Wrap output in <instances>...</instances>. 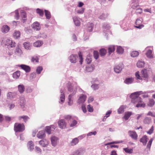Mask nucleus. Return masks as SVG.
<instances>
[{"instance_id": "obj_27", "label": "nucleus", "mask_w": 155, "mask_h": 155, "mask_svg": "<svg viewBox=\"0 0 155 155\" xmlns=\"http://www.w3.org/2000/svg\"><path fill=\"white\" fill-rule=\"evenodd\" d=\"M145 63L142 60L139 61L137 64V65L138 68H143L144 66Z\"/></svg>"}, {"instance_id": "obj_42", "label": "nucleus", "mask_w": 155, "mask_h": 155, "mask_svg": "<svg viewBox=\"0 0 155 155\" xmlns=\"http://www.w3.org/2000/svg\"><path fill=\"white\" fill-rule=\"evenodd\" d=\"M146 54L147 57L151 58H153L152 51L151 50H149L146 53Z\"/></svg>"}, {"instance_id": "obj_7", "label": "nucleus", "mask_w": 155, "mask_h": 155, "mask_svg": "<svg viewBox=\"0 0 155 155\" xmlns=\"http://www.w3.org/2000/svg\"><path fill=\"white\" fill-rule=\"evenodd\" d=\"M124 68V65L123 64H120L115 66L114 68V70L116 73H119L121 72Z\"/></svg>"}, {"instance_id": "obj_55", "label": "nucleus", "mask_w": 155, "mask_h": 155, "mask_svg": "<svg viewBox=\"0 0 155 155\" xmlns=\"http://www.w3.org/2000/svg\"><path fill=\"white\" fill-rule=\"evenodd\" d=\"M155 102L154 100L153 99H150L148 104L149 106L152 107L155 104Z\"/></svg>"}, {"instance_id": "obj_21", "label": "nucleus", "mask_w": 155, "mask_h": 155, "mask_svg": "<svg viewBox=\"0 0 155 155\" xmlns=\"http://www.w3.org/2000/svg\"><path fill=\"white\" fill-rule=\"evenodd\" d=\"M16 95L17 94L16 93L9 92L7 94V97L8 99H11L15 97Z\"/></svg>"}, {"instance_id": "obj_6", "label": "nucleus", "mask_w": 155, "mask_h": 155, "mask_svg": "<svg viewBox=\"0 0 155 155\" xmlns=\"http://www.w3.org/2000/svg\"><path fill=\"white\" fill-rule=\"evenodd\" d=\"M38 143L41 147H47L49 145V142L48 140L44 139L39 141Z\"/></svg>"}, {"instance_id": "obj_62", "label": "nucleus", "mask_w": 155, "mask_h": 155, "mask_svg": "<svg viewBox=\"0 0 155 155\" xmlns=\"http://www.w3.org/2000/svg\"><path fill=\"white\" fill-rule=\"evenodd\" d=\"M102 26L103 28L106 29H108L110 28L109 25L106 23H104L103 25Z\"/></svg>"}, {"instance_id": "obj_49", "label": "nucleus", "mask_w": 155, "mask_h": 155, "mask_svg": "<svg viewBox=\"0 0 155 155\" xmlns=\"http://www.w3.org/2000/svg\"><path fill=\"white\" fill-rule=\"evenodd\" d=\"M124 150L125 152L128 153H132L133 152V149H129L128 148H124Z\"/></svg>"}, {"instance_id": "obj_47", "label": "nucleus", "mask_w": 155, "mask_h": 155, "mask_svg": "<svg viewBox=\"0 0 155 155\" xmlns=\"http://www.w3.org/2000/svg\"><path fill=\"white\" fill-rule=\"evenodd\" d=\"M15 53L16 54L20 56L22 54V52L20 48H17L16 49Z\"/></svg>"}, {"instance_id": "obj_30", "label": "nucleus", "mask_w": 155, "mask_h": 155, "mask_svg": "<svg viewBox=\"0 0 155 155\" xmlns=\"http://www.w3.org/2000/svg\"><path fill=\"white\" fill-rule=\"evenodd\" d=\"M20 75V72L19 71H16L13 74V77L15 79L18 78Z\"/></svg>"}, {"instance_id": "obj_12", "label": "nucleus", "mask_w": 155, "mask_h": 155, "mask_svg": "<svg viewBox=\"0 0 155 155\" xmlns=\"http://www.w3.org/2000/svg\"><path fill=\"white\" fill-rule=\"evenodd\" d=\"M34 144L31 141H29L27 144V147L28 150L30 151H32L34 149Z\"/></svg>"}, {"instance_id": "obj_26", "label": "nucleus", "mask_w": 155, "mask_h": 155, "mask_svg": "<svg viewBox=\"0 0 155 155\" xmlns=\"http://www.w3.org/2000/svg\"><path fill=\"white\" fill-rule=\"evenodd\" d=\"M134 78H127L124 81V82L126 84H131L134 81Z\"/></svg>"}, {"instance_id": "obj_46", "label": "nucleus", "mask_w": 155, "mask_h": 155, "mask_svg": "<svg viewBox=\"0 0 155 155\" xmlns=\"http://www.w3.org/2000/svg\"><path fill=\"white\" fill-rule=\"evenodd\" d=\"M94 25L92 23H90L88 24V29L87 31L89 32H91L92 31Z\"/></svg>"}, {"instance_id": "obj_17", "label": "nucleus", "mask_w": 155, "mask_h": 155, "mask_svg": "<svg viewBox=\"0 0 155 155\" xmlns=\"http://www.w3.org/2000/svg\"><path fill=\"white\" fill-rule=\"evenodd\" d=\"M60 92L61 93V94L60 97V101H59V103L62 104L65 100V96L63 90H61Z\"/></svg>"}, {"instance_id": "obj_28", "label": "nucleus", "mask_w": 155, "mask_h": 155, "mask_svg": "<svg viewBox=\"0 0 155 155\" xmlns=\"http://www.w3.org/2000/svg\"><path fill=\"white\" fill-rule=\"evenodd\" d=\"M79 142V140L78 138H74L70 143L71 146H73L76 145Z\"/></svg>"}, {"instance_id": "obj_29", "label": "nucleus", "mask_w": 155, "mask_h": 155, "mask_svg": "<svg viewBox=\"0 0 155 155\" xmlns=\"http://www.w3.org/2000/svg\"><path fill=\"white\" fill-rule=\"evenodd\" d=\"M25 48L27 50H30L31 49V45L29 42H25L23 43Z\"/></svg>"}, {"instance_id": "obj_39", "label": "nucleus", "mask_w": 155, "mask_h": 155, "mask_svg": "<svg viewBox=\"0 0 155 155\" xmlns=\"http://www.w3.org/2000/svg\"><path fill=\"white\" fill-rule=\"evenodd\" d=\"M73 96L69 95L68 97V104L69 106H71L73 104V101L72 99V97Z\"/></svg>"}, {"instance_id": "obj_45", "label": "nucleus", "mask_w": 155, "mask_h": 155, "mask_svg": "<svg viewBox=\"0 0 155 155\" xmlns=\"http://www.w3.org/2000/svg\"><path fill=\"white\" fill-rule=\"evenodd\" d=\"M143 115V114H137L135 116V119L137 120V123H138L139 121L140 118L141 117L142 115Z\"/></svg>"}, {"instance_id": "obj_51", "label": "nucleus", "mask_w": 155, "mask_h": 155, "mask_svg": "<svg viewBox=\"0 0 155 155\" xmlns=\"http://www.w3.org/2000/svg\"><path fill=\"white\" fill-rule=\"evenodd\" d=\"M153 138H151L148 142L147 145V146L146 149H149V150H150L151 145L152 144L153 141Z\"/></svg>"}, {"instance_id": "obj_8", "label": "nucleus", "mask_w": 155, "mask_h": 155, "mask_svg": "<svg viewBox=\"0 0 155 155\" xmlns=\"http://www.w3.org/2000/svg\"><path fill=\"white\" fill-rule=\"evenodd\" d=\"M59 127L62 129H65L66 127L67 123L64 119H61L58 122Z\"/></svg>"}, {"instance_id": "obj_3", "label": "nucleus", "mask_w": 155, "mask_h": 155, "mask_svg": "<svg viewBox=\"0 0 155 155\" xmlns=\"http://www.w3.org/2000/svg\"><path fill=\"white\" fill-rule=\"evenodd\" d=\"M1 44L2 45H7L8 48L14 47L15 44V43L13 42L12 40L6 38L2 40Z\"/></svg>"}, {"instance_id": "obj_38", "label": "nucleus", "mask_w": 155, "mask_h": 155, "mask_svg": "<svg viewBox=\"0 0 155 155\" xmlns=\"http://www.w3.org/2000/svg\"><path fill=\"white\" fill-rule=\"evenodd\" d=\"M93 84L91 86V87L94 90H97L99 87V85L97 83H92Z\"/></svg>"}, {"instance_id": "obj_5", "label": "nucleus", "mask_w": 155, "mask_h": 155, "mask_svg": "<svg viewBox=\"0 0 155 155\" xmlns=\"http://www.w3.org/2000/svg\"><path fill=\"white\" fill-rule=\"evenodd\" d=\"M86 151V149L84 147L79 148L75 150L70 155H83Z\"/></svg>"}, {"instance_id": "obj_56", "label": "nucleus", "mask_w": 155, "mask_h": 155, "mask_svg": "<svg viewBox=\"0 0 155 155\" xmlns=\"http://www.w3.org/2000/svg\"><path fill=\"white\" fill-rule=\"evenodd\" d=\"M78 55L79 58V63L81 64H82L83 61V58L81 52H80L79 53Z\"/></svg>"}, {"instance_id": "obj_61", "label": "nucleus", "mask_w": 155, "mask_h": 155, "mask_svg": "<svg viewBox=\"0 0 155 155\" xmlns=\"http://www.w3.org/2000/svg\"><path fill=\"white\" fill-rule=\"evenodd\" d=\"M87 108L88 111L90 112H93L94 109L92 106H91L90 105H87Z\"/></svg>"}, {"instance_id": "obj_48", "label": "nucleus", "mask_w": 155, "mask_h": 155, "mask_svg": "<svg viewBox=\"0 0 155 155\" xmlns=\"http://www.w3.org/2000/svg\"><path fill=\"white\" fill-rule=\"evenodd\" d=\"M13 35L15 38H17L20 37V33L19 31H15Z\"/></svg>"}, {"instance_id": "obj_53", "label": "nucleus", "mask_w": 155, "mask_h": 155, "mask_svg": "<svg viewBox=\"0 0 155 155\" xmlns=\"http://www.w3.org/2000/svg\"><path fill=\"white\" fill-rule=\"evenodd\" d=\"M18 9H17L14 12L15 15V18L16 20H18L19 17V15L18 13Z\"/></svg>"}, {"instance_id": "obj_41", "label": "nucleus", "mask_w": 155, "mask_h": 155, "mask_svg": "<svg viewBox=\"0 0 155 155\" xmlns=\"http://www.w3.org/2000/svg\"><path fill=\"white\" fill-rule=\"evenodd\" d=\"M115 50V47L114 45H111L109 46L108 48V53L109 54H110L112 52H113Z\"/></svg>"}, {"instance_id": "obj_40", "label": "nucleus", "mask_w": 155, "mask_h": 155, "mask_svg": "<svg viewBox=\"0 0 155 155\" xmlns=\"http://www.w3.org/2000/svg\"><path fill=\"white\" fill-rule=\"evenodd\" d=\"M125 107L124 106H121L118 110V113L119 114H120L124 112V109Z\"/></svg>"}, {"instance_id": "obj_14", "label": "nucleus", "mask_w": 155, "mask_h": 155, "mask_svg": "<svg viewBox=\"0 0 155 155\" xmlns=\"http://www.w3.org/2000/svg\"><path fill=\"white\" fill-rule=\"evenodd\" d=\"M86 98V97L85 95L83 94H81L78 100V103L79 104L83 103L85 101Z\"/></svg>"}, {"instance_id": "obj_59", "label": "nucleus", "mask_w": 155, "mask_h": 155, "mask_svg": "<svg viewBox=\"0 0 155 155\" xmlns=\"http://www.w3.org/2000/svg\"><path fill=\"white\" fill-rule=\"evenodd\" d=\"M38 59L37 56H33L31 58V61L33 62H38Z\"/></svg>"}, {"instance_id": "obj_20", "label": "nucleus", "mask_w": 155, "mask_h": 155, "mask_svg": "<svg viewBox=\"0 0 155 155\" xmlns=\"http://www.w3.org/2000/svg\"><path fill=\"white\" fill-rule=\"evenodd\" d=\"M9 27L6 25H3L1 29L2 31L4 33H7L10 30Z\"/></svg>"}, {"instance_id": "obj_18", "label": "nucleus", "mask_w": 155, "mask_h": 155, "mask_svg": "<svg viewBox=\"0 0 155 155\" xmlns=\"http://www.w3.org/2000/svg\"><path fill=\"white\" fill-rule=\"evenodd\" d=\"M147 136L145 135L140 139V141L142 143L143 145L145 146L147 144Z\"/></svg>"}, {"instance_id": "obj_54", "label": "nucleus", "mask_w": 155, "mask_h": 155, "mask_svg": "<svg viewBox=\"0 0 155 155\" xmlns=\"http://www.w3.org/2000/svg\"><path fill=\"white\" fill-rule=\"evenodd\" d=\"M100 54L102 56H104L106 53V50L104 48H102L100 50Z\"/></svg>"}, {"instance_id": "obj_63", "label": "nucleus", "mask_w": 155, "mask_h": 155, "mask_svg": "<svg viewBox=\"0 0 155 155\" xmlns=\"http://www.w3.org/2000/svg\"><path fill=\"white\" fill-rule=\"evenodd\" d=\"M94 57L95 59H97L99 57V54L98 52L97 51H94Z\"/></svg>"}, {"instance_id": "obj_1", "label": "nucleus", "mask_w": 155, "mask_h": 155, "mask_svg": "<svg viewBox=\"0 0 155 155\" xmlns=\"http://www.w3.org/2000/svg\"><path fill=\"white\" fill-rule=\"evenodd\" d=\"M143 94V91H140L134 92L130 96L131 102L136 104V107H144L145 106V104L142 101L141 98L139 97V95Z\"/></svg>"}, {"instance_id": "obj_57", "label": "nucleus", "mask_w": 155, "mask_h": 155, "mask_svg": "<svg viewBox=\"0 0 155 155\" xmlns=\"http://www.w3.org/2000/svg\"><path fill=\"white\" fill-rule=\"evenodd\" d=\"M43 70V68L41 66H39L37 68L36 72V73L38 74H39L41 73V72Z\"/></svg>"}, {"instance_id": "obj_15", "label": "nucleus", "mask_w": 155, "mask_h": 155, "mask_svg": "<svg viewBox=\"0 0 155 155\" xmlns=\"http://www.w3.org/2000/svg\"><path fill=\"white\" fill-rule=\"evenodd\" d=\"M32 27L33 29L36 31H38L41 29V26L40 24L37 22L33 23L32 25Z\"/></svg>"}, {"instance_id": "obj_13", "label": "nucleus", "mask_w": 155, "mask_h": 155, "mask_svg": "<svg viewBox=\"0 0 155 155\" xmlns=\"http://www.w3.org/2000/svg\"><path fill=\"white\" fill-rule=\"evenodd\" d=\"M94 69V65L91 66H88L85 67L84 72L85 73L92 72Z\"/></svg>"}, {"instance_id": "obj_23", "label": "nucleus", "mask_w": 155, "mask_h": 155, "mask_svg": "<svg viewBox=\"0 0 155 155\" xmlns=\"http://www.w3.org/2000/svg\"><path fill=\"white\" fill-rule=\"evenodd\" d=\"M43 43L42 41L38 40L34 42L33 44V45L35 47H39L42 45Z\"/></svg>"}, {"instance_id": "obj_35", "label": "nucleus", "mask_w": 155, "mask_h": 155, "mask_svg": "<svg viewBox=\"0 0 155 155\" xmlns=\"http://www.w3.org/2000/svg\"><path fill=\"white\" fill-rule=\"evenodd\" d=\"M124 51V49L120 46H117V52L119 54H122Z\"/></svg>"}, {"instance_id": "obj_32", "label": "nucleus", "mask_w": 155, "mask_h": 155, "mask_svg": "<svg viewBox=\"0 0 155 155\" xmlns=\"http://www.w3.org/2000/svg\"><path fill=\"white\" fill-rule=\"evenodd\" d=\"M19 103L22 107H25V101L24 97H21L20 98Z\"/></svg>"}, {"instance_id": "obj_64", "label": "nucleus", "mask_w": 155, "mask_h": 155, "mask_svg": "<svg viewBox=\"0 0 155 155\" xmlns=\"http://www.w3.org/2000/svg\"><path fill=\"white\" fill-rule=\"evenodd\" d=\"M139 7V4H137L134 3V4H131V7L132 8L134 9H136Z\"/></svg>"}, {"instance_id": "obj_44", "label": "nucleus", "mask_w": 155, "mask_h": 155, "mask_svg": "<svg viewBox=\"0 0 155 155\" xmlns=\"http://www.w3.org/2000/svg\"><path fill=\"white\" fill-rule=\"evenodd\" d=\"M21 18H26L27 15L26 13L23 10H21ZM23 20H25V19H23Z\"/></svg>"}, {"instance_id": "obj_58", "label": "nucleus", "mask_w": 155, "mask_h": 155, "mask_svg": "<svg viewBox=\"0 0 155 155\" xmlns=\"http://www.w3.org/2000/svg\"><path fill=\"white\" fill-rule=\"evenodd\" d=\"M142 19L141 18H137L136 19L135 24L136 25H139L141 24L142 22Z\"/></svg>"}, {"instance_id": "obj_22", "label": "nucleus", "mask_w": 155, "mask_h": 155, "mask_svg": "<svg viewBox=\"0 0 155 155\" xmlns=\"http://www.w3.org/2000/svg\"><path fill=\"white\" fill-rule=\"evenodd\" d=\"M18 118L19 120H21L22 119H23V121L26 123L29 119V117L27 116L23 115L18 117Z\"/></svg>"}, {"instance_id": "obj_2", "label": "nucleus", "mask_w": 155, "mask_h": 155, "mask_svg": "<svg viewBox=\"0 0 155 155\" xmlns=\"http://www.w3.org/2000/svg\"><path fill=\"white\" fill-rule=\"evenodd\" d=\"M67 87L68 91L71 93L69 95L71 96H74L76 93L77 89L79 87L77 83L75 82L72 83H68Z\"/></svg>"}, {"instance_id": "obj_24", "label": "nucleus", "mask_w": 155, "mask_h": 155, "mask_svg": "<svg viewBox=\"0 0 155 155\" xmlns=\"http://www.w3.org/2000/svg\"><path fill=\"white\" fill-rule=\"evenodd\" d=\"M18 89L20 93L22 94L24 92L25 90L24 86L23 84H19L18 86Z\"/></svg>"}, {"instance_id": "obj_31", "label": "nucleus", "mask_w": 155, "mask_h": 155, "mask_svg": "<svg viewBox=\"0 0 155 155\" xmlns=\"http://www.w3.org/2000/svg\"><path fill=\"white\" fill-rule=\"evenodd\" d=\"M35 151L37 154L41 155L42 153V150L39 147L36 146L35 147Z\"/></svg>"}, {"instance_id": "obj_52", "label": "nucleus", "mask_w": 155, "mask_h": 155, "mask_svg": "<svg viewBox=\"0 0 155 155\" xmlns=\"http://www.w3.org/2000/svg\"><path fill=\"white\" fill-rule=\"evenodd\" d=\"M36 12L38 14H39V15L41 16H43L44 15L43 11L42 10L39 8H37L36 9Z\"/></svg>"}, {"instance_id": "obj_4", "label": "nucleus", "mask_w": 155, "mask_h": 155, "mask_svg": "<svg viewBox=\"0 0 155 155\" xmlns=\"http://www.w3.org/2000/svg\"><path fill=\"white\" fill-rule=\"evenodd\" d=\"M14 127V130L16 132H22L25 130V126L23 124L16 123Z\"/></svg>"}, {"instance_id": "obj_9", "label": "nucleus", "mask_w": 155, "mask_h": 155, "mask_svg": "<svg viewBox=\"0 0 155 155\" xmlns=\"http://www.w3.org/2000/svg\"><path fill=\"white\" fill-rule=\"evenodd\" d=\"M128 134L130 137L134 140H137V139L138 135L136 132L134 131L129 130Z\"/></svg>"}, {"instance_id": "obj_37", "label": "nucleus", "mask_w": 155, "mask_h": 155, "mask_svg": "<svg viewBox=\"0 0 155 155\" xmlns=\"http://www.w3.org/2000/svg\"><path fill=\"white\" fill-rule=\"evenodd\" d=\"M45 15L46 19H49L51 16L50 12L48 10H45Z\"/></svg>"}, {"instance_id": "obj_11", "label": "nucleus", "mask_w": 155, "mask_h": 155, "mask_svg": "<svg viewBox=\"0 0 155 155\" xmlns=\"http://www.w3.org/2000/svg\"><path fill=\"white\" fill-rule=\"evenodd\" d=\"M52 145L54 147L56 146L58 142V138L55 136L52 137L51 139Z\"/></svg>"}, {"instance_id": "obj_33", "label": "nucleus", "mask_w": 155, "mask_h": 155, "mask_svg": "<svg viewBox=\"0 0 155 155\" xmlns=\"http://www.w3.org/2000/svg\"><path fill=\"white\" fill-rule=\"evenodd\" d=\"M73 21L76 26H78L80 25V22L76 17H73Z\"/></svg>"}, {"instance_id": "obj_50", "label": "nucleus", "mask_w": 155, "mask_h": 155, "mask_svg": "<svg viewBox=\"0 0 155 155\" xmlns=\"http://www.w3.org/2000/svg\"><path fill=\"white\" fill-rule=\"evenodd\" d=\"M108 14H102L99 17V18L103 20L105 19L108 17Z\"/></svg>"}, {"instance_id": "obj_19", "label": "nucleus", "mask_w": 155, "mask_h": 155, "mask_svg": "<svg viewBox=\"0 0 155 155\" xmlns=\"http://www.w3.org/2000/svg\"><path fill=\"white\" fill-rule=\"evenodd\" d=\"M37 137L39 139H43L45 137V135L44 131H39L37 134Z\"/></svg>"}, {"instance_id": "obj_34", "label": "nucleus", "mask_w": 155, "mask_h": 155, "mask_svg": "<svg viewBox=\"0 0 155 155\" xmlns=\"http://www.w3.org/2000/svg\"><path fill=\"white\" fill-rule=\"evenodd\" d=\"M141 76L142 77L144 78H147L148 77V75L147 73L146 70H142L141 71Z\"/></svg>"}, {"instance_id": "obj_10", "label": "nucleus", "mask_w": 155, "mask_h": 155, "mask_svg": "<svg viewBox=\"0 0 155 155\" xmlns=\"http://www.w3.org/2000/svg\"><path fill=\"white\" fill-rule=\"evenodd\" d=\"M78 57L77 55L72 54L69 57L70 61L72 63H75L77 62V60Z\"/></svg>"}, {"instance_id": "obj_16", "label": "nucleus", "mask_w": 155, "mask_h": 155, "mask_svg": "<svg viewBox=\"0 0 155 155\" xmlns=\"http://www.w3.org/2000/svg\"><path fill=\"white\" fill-rule=\"evenodd\" d=\"M19 66L26 72H28L30 71L31 68L25 64H21Z\"/></svg>"}, {"instance_id": "obj_36", "label": "nucleus", "mask_w": 155, "mask_h": 155, "mask_svg": "<svg viewBox=\"0 0 155 155\" xmlns=\"http://www.w3.org/2000/svg\"><path fill=\"white\" fill-rule=\"evenodd\" d=\"M143 122L145 124H149L151 122V119L150 118L146 117L144 119Z\"/></svg>"}, {"instance_id": "obj_25", "label": "nucleus", "mask_w": 155, "mask_h": 155, "mask_svg": "<svg viewBox=\"0 0 155 155\" xmlns=\"http://www.w3.org/2000/svg\"><path fill=\"white\" fill-rule=\"evenodd\" d=\"M132 114V112H131L128 111L125 112L123 118L126 120H127L128 119Z\"/></svg>"}, {"instance_id": "obj_60", "label": "nucleus", "mask_w": 155, "mask_h": 155, "mask_svg": "<svg viewBox=\"0 0 155 155\" xmlns=\"http://www.w3.org/2000/svg\"><path fill=\"white\" fill-rule=\"evenodd\" d=\"M45 131L48 134H51V127L49 126H47L45 128Z\"/></svg>"}, {"instance_id": "obj_43", "label": "nucleus", "mask_w": 155, "mask_h": 155, "mask_svg": "<svg viewBox=\"0 0 155 155\" xmlns=\"http://www.w3.org/2000/svg\"><path fill=\"white\" fill-rule=\"evenodd\" d=\"M139 55V53L137 51H133L130 53V55L132 57H136Z\"/></svg>"}]
</instances>
